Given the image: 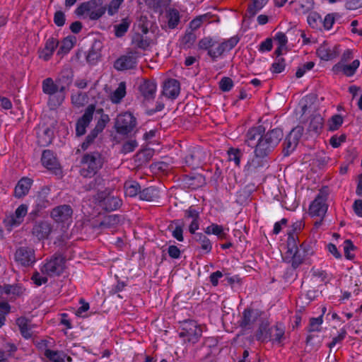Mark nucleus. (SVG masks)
Here are the masks:
<instances>
[{
	"mask_svg": "<svg viewBox=\"0 0 362 362\" xmlns=\"http://www.w3.org/2000/svg\"><path fill=\"white\" fill-rule=\"evenodd\" d=\"M240 38L233 36L228 40L218 42L214 38L208 36L201 39L198 42V48L200 50L207 52V55L212 62H216L218 57H221L224 53L230 52L238 43Z\"/></svg>",
	"mask_w": 362,
	"mask_h": 362,
	"instance_id": "nucleus-1",
	"label": "nucleus"
},
{
	"mask_svg": "<svg viewBox=\"0 0 362 362\" xmlns=\"http://www.w3.org/2000/svg\"><path fill=\"white\" fill-rule=\"evenodd\" d=\"M284 136L281 129L275 128L269 130L259 137L255 148V154L257 158L267 156L279 144Z\"/></svg>",
	"mask_w": 362,
	"mask_h": 362,
	"instance_id": "nucleus-2",
	"label": "nucleus"
},
{
	"mask_svg": "<svg viewBox=\"0 0 362 362\" xmlns=\"http://www.w3.org/2000/svg\"><path fill=\"white\" fill-rule=\"evenodd\" d=\"M42 91L49 95L48 105L53 107L59 106L66 98L67 87L61 84V80L56 82L52 78H47L42 81Z\"/></svg>",
	"mask_w": 362,
	"mask_h": 362,
	"instance_id": "nucleus-3",
	"label": "nucleus"
},
{
	"mask_svg": "<svg viewBox=\"0 0 362 362\" xmlns=\"http://www.w3.org/2000/svg\"><path fill=\"white\" fill-rule=\"evenodd\" d=\"M285 327L281 323L270 327L268 322H262L255 333V338L261 342L272 341L281 344L284 339Z\"/></svg>",
	"mask_w": 362,
	"mask_h": 362,
	"instance_id": "nucleus-4",
	"label": "nucleus"
},
{
	"mask_svg": "<svg viewBox=\"0 0 362 362\" xmlns=\"http://www.w3.org/2000/svg\"><path fill=\"white\" fill-rule=\"evenodd\" d=\"M104 159L98 151L85 153L81 160L80 174L84 177L94 175L103 165Z\"/></svg>",
	"mask_w": 362,
	"mask_h": 362,
	"instance_id": "nucleus-5",
	"label": "nucleus"
},
{
	"mask_svg": "<svg viewBox=\"0 0 362 362\" xmlns=\"http://www.w3.org/2000/svg\"><path fill=\"white\" fill-rule=\"evenodd\" d=\"M107 10V5L104 4L103 0H90L81 3L76 9L75 13L80 16H86L93 21L101 18Z\"/></svg>",
	"mask_w": 362,
	"mask_h": 362,
	"instance_id": "nucleus-6",
	"label": "nucleus"
},
{
	"mask_svg": "<svg viewBox=\"0 0 362 362\" xmlns=\"http://www.w3.org/2000/svg\"><path fill=\"white\" fill-rule=\"evenodd\" d=\"M296 238L297 237L294 236L293 233H288L287 251L285 255V259L291 263L293 269L298 268L307 257L303 251L298 247Z\"/></svg>",
	"mask_w": 362,
	"mask_h": 362,
	"instance_id": "nucleus-7",
	"label": "nucleus"
},
{
	"mask_svg": "<svg viewBox=\"0 0 362 362\" xmlns=\"http://www.w3.org/2000/svg\"><path fill=\"white\" fill-rule=\"evenodd\" d=\"M203 329L200 325L192 320L181 322L179 337L192 344L198 342L202 335Z\"/></svg>",
	"mask_w": 362,
	"mask_h": 362,
	"instance_id": "nucleus-8",
	"label": "nucleus"
},
{
	"mask_svg": "<svg viewBox=\"0 0 362 362\" xmlns=\"http://www.w3.org/2000/svg\"><path fill=\"white\" fill-rule=\"evenodd\" d=\"M95 112L96 115H100V118L98 119L95 127L90 131L81 144V147L83 151H86L89 147L98 134L103 131L110 121L109 115L104 113L103 108L95 109Z\"/></svg>",
	"mask_w": 362,
	"mask_h": 362,
	"instance_id": "nucleus-9",
	"label": "nucleus"
},
{
	"mask_svg": "<svg viewBox=\"0 0 362 362\" xmlns=\"http://www.w3.org/2000/svg\"><path fill=\"white\" fill-rule=\"evenodd\" d=\"M137 125V119L130 112L119 114L115 122L116 132L121 135L132 133Z\"/></svg>",
	"mask_w": 362,
	"mask_h": 362,
	"instance_id": "nucleus-10",
	"label": "nucleus"
},
{
	"mask_svg": "<svg viewBox=\"0 0 362 362\" xmlns=\"http://www.w3.org/2000/svg\"><path fill=\"white\" fill-rule=\"evenodd\" d=\"M329 194V189L327 187L322 188L317 194L315 199L310 205L309 212L312 216L323 217L327 211V205L326 201Z\"/></svg>",
	"mask_w": 362,
	"mask_h": 362,
	"instance_id": "nucleus-11",
	"label": "nucleus"
},
{
	"mask_svg": "<svg viewBox=\"0 0 362 362\" xmlns=\"http://www.w3.org/2000/svg\"><path fill=\"white\" fill-rule=\"evenodd\" d=\"M14 259L22 267H31L36 262L35 250L30 246H21L16 249L14 253Z\"/></svg>",
	"mask_w": 362,
	"mask_h": 362,
	"instance_id": "nucleus-12",
	"label": "nucleus"
},
{
	"mask_svg": "<svg viewBox=\"0 0 362 362\" xmlns=\"http://www.w3.org/2000/svg\"><path fill=\"white\" fill-rule=\"evenodd\" d=\"M303 133V127L297 126L286 136L283 143L282 153L284 156H288L296 149Z\"/></svg>",
	"mask_w": 362,
	"mask_h": 362,
	"instance_id": "nucleus-13",
	"label": "nucleus"
},
{
	"mask_svg": "<svg viewBox=\"0 0 362 362\" xmlns=\"http://www.w3.org/2000/svg\"><path fill=\"white\" fill-rule=\"evenodd\" d=\"M73 212L70 205L62 204L52 209L50 216L56 223H69L72 221Z\"/></svg>",
	"mask_w": 362,
	"mask_h": 362,
	"instance_id": "nucleus-14",
	"label": "nucleus"
},
{
	"mask_svg": "<svg viewBox=\"0 0 362 362\" xmlns=\"http://www.w3.org/2000/svg\"><path fill=\"white\" fill-rule=\"evenodd\" d=\"M95 110V105L90 104L86 108L83 115L78 119L76 123V136L79 137L86 134V128L89 126L93 119Z\"/></svg>",
	"mask_w": 362,
	"mask_h": 362,
	"instance_id": "nucleus-15",
	"label": "nucleus"
},
{
	"mask_svg": "<svg viewBox=\"0 0 362 362\" xmlns=\"http://www.w3.org/2000/svg\"><path fill=\"white\" fill-rule=\"evenodd\" d=\"M206 153L200 148L189 149L185 157V164L192 169L199 168L205 161Z\"/></svg>",
	"mask_w": 362,
	"mask_h": 362,
	"instance_id": "nucleus-16",
	"label": "nucleus"
},
{
	"mask_svg": "<svg viewBox=\"0 0 362 362\" xmlns=\"http://www.w3.org/2000/svg\"><path fill=\"white\" fill-rule=\"evenodd\" d=\"M136 52H129L122 55L114 63V67L118 71L134 69L137 64Z\"/></svg>",
	"mask_w": 362,
	"mask_h": 362,
	"instance_id": "nucleus-17",
	"label": "nucleus"
},
{
	"mask_svg": "<svg viewBox=\"0 0 362 362\" xmlns=\"http://www.w3.org/2000/svg\"><path fill=\"white\" fill-rule=\"evenodd\" d=\"M97 199L100 206L107 211L117 210L122 204V202L119 197L106 195L105 192L98 193Z\"/></svg>",
	"mask_w": 362,
	"mask_h": 362,
	"instance_id": "nucleus-18",
	"label": "nucleus"
},
{
	"mask_svg": "<svg viewBox=\"0 0 362 362\" xmlns=\"http://www.w3.org/2000/svg\"><path fill=\"white\" fill-rule=\"evenodd\" d=\"M259 317V312L252 308H247L243 313L241 319L239 320V326L243 330L251 329Z\"/></svg>",
	"mask_w": 362,
	"mask_h": 362,
	"instance_id": "nucleus-19",
	"label": "nucleus"
},
{
	"mask_svg": "<svg viewBox=\"0 0 362 362\" xmlns=\"http://www.w3.org/2000/svg\"><path fill=\"white\" fill-rule=\"evenodd\" d=\"M64 270V259L62 257H54L42 267V272L50 276H59Z\"/></svg>",
	"mask_w": 362,
	"mask_h": 362,
	"instance_id": "nucleus-20",
	"label": "nucleus"
},
{
	"mask_svg": "<svg viewBox=\"0 0 362 362\" xmlns=\"http://www.w3.org/2000/svg\"><path fill=\"white\" fill-rule=\"evenodd\" d=\"M52 231V225L47 221H40L35 223L33 228V234L38 240L47 239Z\"/></svg>",
	"mask_w": 362,
	"mask_h": 362,
	"instance_id": "nucleus-21",
	"label": "nucleus"
},
{
	"mask_svg": "<svg viewBox=\"0 0 362 362\" xmlns=\"http://www.w3.org/2000/svg\"><path fill=\"white\" fill-rule=\"evenodd\" d=\"M183 181L187 187L192 190L197 189L206 184L205 177L199 173L186 175Z\"/></svg>",
	"mask_w": 362,
	"mask_h": 362,
	"instance_id": "nucleus-22",
	"label": "nucleus"
},
{
	"mask_svg": "<svg viewBox=\"0 0 362 362\" xmlns=\"http://www.w3.org/2000/svg\"><path fill=\"white\" fill-rule=\"evenodd\" d=\"M180 90L179 81L174 78H170L164 83L163 95L168 98L175 99L178 96Z\"/></svg>",
	"mask_w": 362,
	"mask_h": 362,
	"instance_id": "nucleus-23",
	"label": "nucleus"
},
{
	"mask_svg": "<svg viewBox=\"0 0 362 362\" xmlns=\"http://www.w3.org/2000/svg\"><path fill=\"white\" fill-rule=\"evenodd\" d=\"M58 45L59 41L56 38H49L45 42V47L39 50V57L46 62L49 60Z\"/></svg>",
	"mask_w": 362,
	"mask_h": 362,
	"instance_id": "nucleus-24",
	"label": "nucleus"
},
{
	"mask_svg": "<svg viewBox=\"0 0 362 362\" xmlns=\"http://www.w3.org/2000/svg\"><path fill=\"white\" fill-rule=\"evenodd\" d=\"M33 184V180L24 177L17 183L14 189L15 197L20 199L25 197L28 192Z\"/></svg>",
	"mask_w": 362,
	"mask_h": 362,
	"instance_id": "nucleus-25",
	"label": "nucleus"
},
{
	"mask_svg": "<svg viewBox=\"0 0 362 362\" xmlns=\"http://www.w3.org/2000/svg\"><path fill=\"white\" fill-rule=\"evenodd\" d=\"M139 89L145 100L153 99L156 92V83L153 81L145 80L140 84Z\"/></svg>",
	"mask_w": 362,
	"mask_h": 362,
	"instance_id": "nucleus-26",
	"label": "nucleus"
},
{
	"mask_svg": "<svg viewBox=\"0 0 362 362\" xmlns=\"http://www.w3.org/2000/svg\"><path fill=\"white\" fill-rule=\"evenodd\" d=\"M265 129L262 125L250 128L246 134L245 142L249 146L255 147L257 144L256 141L259 140V137L262 136Z\"/></svg>",
	"mask_w": 362,
	"mask_h": 362,
	"instance_id": "nucleus-27",
	"label": "nucleus"
},
{
	"mask_svg": "<svg viewBox=\"0 0 362 362\" xmlns=\"http://www.w3.org/2000/svg\"><path fill=\"white\" fill-rule=\"evenodd\" d=\"M337 49V46H334L333 49H332L327 43L324 42L317 48V54L321 59L329 61L335 58L338 55Z\"/></svg>",
	"mask_w": 362,
	"mask_h": 362,
	"instance_id": "nucleus-28",
	"label": "nucleus"
},
{
	"mask_svg": "<svg viewBox=\"0 0 362 362\" xmlns=\"http://www.w3.org/2000/svg\"><path fill=\"white\" fill-rule=\"evenodd\" d=\"M49 205V202L47 198L46 192H40L36 197L35 204L33 210L31 211L30 215L33 218H35L38 216L39 212L47 208Z\"/></svg>",
	"mask_w": 362,
	"mask_h": 362,
	"instance_id": "nucleus-29",
	"label": "nucleus"
},
{
	"mask_svg": "<svg viewBox=\"0 0 362 362\" xmlns=\"http://www.w3.org/2000/svg\"><path fill=\"white\" fill-rule=\"evenodd\" d=\"M28 213V206L26 204H21L15 211V213L11 216L9 221L12 226H18L21 224L24 220V217Z\"/></svg>",
	"mask_w": 362,
	"mask_h": 362,
	"instance_id": "nucleus-30",
	"label": "nucleus"
},
{
	"mask_svg": "<svg viewBox=\"0 0 362 362\" xmlns=\"http://www.w3.org/2000/svg\"><path fill=\"white\" fill-rule=\"evenodd\" d=\"M160 198V192L156 187L151 186L141 190L139 199L147 202H155Z\"/></svg>",
	"mask_w": 362,
	"mask_h": 362,
	"instance_id": "nucleus-31",
	"label": "nucleus"
},
{
	"mask_svg": "<svg viewBox=\"0 0 362 362\" xmlns=\"http://www.w3.org/2000/svg\"><path fill=\"white\" fill-rule=\"evenodd\" d=\"M41 161L42 165L49 170L56 169L59 165L57 158L50 150L43 151Z\"/></svg>",
	"mask_w": 362,
	"mask_h": 362,
	"instance_id": "nucleus-32",
	"label": "nucleus"
},
{
	"mask_svg": "<svg viewBox=\"0 0 362 362\" xmlns=\"http://www.w3.org/2000/svg\"><path fill=\"white\" fill-rule=\"evenodd\" d=\"M44 356L51 362H65L66 358L68 361H71V358L62 351L45 349Z\"/></svg>",
	"mask_w": 362,
	"mask_h": 362,
	"instance_id": "nucleus-33",
	"label": "nucleus"
},
{
	"mask_svg": "<svg viewBox=\"0 0 362 362\" xmlns=\"http://www.w3.org/2000/svg\"><path fill=\"white\" fill-rule=\"evenodd\" d=\"M100 42L95 41L86 55V61L89 64L93 65L97 63L101 57Z\"/></svg>",
	"mask_w": 362,
	"mask_h": 362,
	"instance_id": "nucleus-34",
	"label": "nucleus"
},
{
	"mask_svg": "<svg viewBox=\"0 0 362 362\" xmlns=\"http://www.w3.org/2000/svg\"><path fill=\"white\" fill-rule=\"evenodd\" d=\"M193 238L199 245L200 248L205 251L206 253H209L211 251L212 244L205 234L202 233H197L194 234Z\"/></svg>",
	"mask_w": 362,
	"mask_h": 362,
	"instance_id": "nucleus-35",
	"label": "nucleus"
},
{
	"mask_svg": "<svg viewBox=\"0 0 362 362\" xmlns=\"http://www.w3.org/2000/svg\"><path fill=\"white\" fill-rule=\"evenodd\" d=\"M125 195L129 197L139 196L141 192V186L139 183L135 180H127L124 185Z\"/></svg>",
	"mask_w": 362,
	"mask_h": 362,
	"instance_id": "nucleus-36",
	"label": "nucleus"
},
{
	"mask_svg": "<svg viewBox=\"0 0 362 362\" xmlns=\"http://www.w3.org/2000/svg\"><path fill=\"white\" fill-rule=\"evenodd\" d=\"M53 136V131L50 128L47 127L42 132L38 133L37 143L41 146H47L52 143Z\"/></svg>",
	"mask_w": 362,
	"mask_h": 362,
	"instance_id": "nucleus-37",
	"label": "nucleus"
},
{
	"mask_svg": "<svg viewBox=\"0 0 362 362\" xmlns=\"http://www.w3.org/2000/svg\"><path fill=\"white\" fill-rule=\"evenodd\" d=\"M132 42L136 47L146 50L150 46L151 40L140 33H136L132 37Z\"/></svg>",
	"mask_w": 362,
	"mask_h": 362,
	"instance_id": "nucleus-38",
	"label": "nucleus"
},
{
	"mask_svg": "<svg viewBox=\"0 0 362 362\" xmlns=\"http://www.w3.org/2000/svg\"><path fill=\"white\" fill-rule=\"evenodd\" d=\"M28 320L25 317H20L16 320V325L20 329L21 334L25 339H29L32 337V332L28 327Z\"/></svg>",
	"mask_w": 362,
	"mask_h": 362,
	"instance_id": "nucleus-39",
	"label": "nucleus"
},
{
	"mask_svg": "<svg viewBox=\"0 0 362 362\" xmlns=\"http://www.w3.org/2000/svg\"><path fill=\"white\" fill-rule=\"evenodd\" d=\"M166 16L169 28H175L180 21V15L179 11L175 8H170L167 11Z\"/></svg>",
	"mask_w": 362,
	"mask_h": 362,
	"instance_id": "nucleus-40",
	"label": "nucleus"
},
{
	"mask_svg": "<svg viewBox=\"0 0 362 362\" xmlns=\"http://www.w3.org/2000/svg\"><path fill=\"white\" fill-rule=\"evenodd\" d=\"M205 233L216 235L221 240H226L228 238V235L224 232L223 226L216 223H212L206 227Z\"/></svg>",
	"mask_w": 362,
	"mask_h": 362,
	"instance_id": "nucleus-41",
	"label": "nucleus"
},
{
	"mask_svg": "<svg viewBox=\"0 0 362 362\" xmlns=\"http://www.w3.org/2000/svg\"><path fill=\"white\" fill-rule=\"evenodd\" d=\"M131 21L128 18H123L119 24L114 25L115 35L117 37H123L127 32Z\"/></svg>",
	"mask_w": 362,
	"mask_h": 362,
	"instance_id": "nucleus-42",
	"label": "nucleus"
},
{
	"mask_svg": "<svg viewBox=\"0 0 362 362\" xmlns=\"http://www.w3.org/2000/svg\"><path fill=\"white\" fill-rule=\"evenodd\" d=\"M126 95V84L124 82H121L117 89L112 93L110 96L111 101L117 104L121 102L122 98Z\"/></svg>",
	"mask_w": 362,
	"mask_h": 362,
	"instance_id": "nucleus-43",
	"label": "nucleus"
},
{
	"mask_svg": "<svg viewBox=\"0 0 362 362\" xmlns=\"http://www.w3.org/2000/svg\"><path fill=\"white\" fill-rule=\"evenodd\" d=\"M76 42V37L69 36L65 37L59 47V49L57 52V54H67L74 47Z\"/></svg>",
	"mask_w": 362,
	"mask_h": 362,
	"instance_id": "nucleus-44",
	"label": "nucleus"
},
{
	"mask_svg": "<svg viewBox=\"0 0 362 362\" xmlns=\"http://www.w3.org/2000/svg\"><path fill=\"white\" fill-rule=\"evenodd\" d=\"M323 125V118L320 115L313 116L308 125V131L317 134L322 129Z\"/></svg>",
	"mask_w": 362,
	"mask_h": 362,
	"instance_id": "nucleus-45",
	"label": "nucleus"
},
{
	"mask_svg": "<svg viewBox=\"0 0 362 362\" xmlns=\"http://www.w3.org/2000/svg\"><path fill=\"white\" fill-rule=\"evenodd\" d=\"M265 4L266 0H252V3L249 5L247 10L248 17H254L257 13L263 8Z\"/></svg>",
	"mask_w": 362,
	"mask_h": 362,
	"instance_id": "nucleus-46",
	"label": "nucleus"
},
{
	"mask_svg": "<svg viewBox=\"0 0 362 362\" xmlns=\"http://www.w3.org/2000/svg\"><path fill=\"white\" fill-rule=\"evenodd\" d=\"M0 289L2 293L8 295L19 296L23 293L22 288L17 284H4Z\"/></svg>",
	"mask_w": 362,
	"mask_h": 362,
	"instance_id": "nucleus-47",
	"label": "nucleus"
},
{
	"mask_svg": "<svg viewBox=\"0 0 362 362\" xmlns=\"http://www.w3.org/2000/svg\"><path fill=\"white\" fill-rule=\"evenodd\" d=\"M360 65L358 59L354 60L350 64H344L342 67V72L346 76H352L356 73V69Z\"/></svg>",
	"mask_w": 362,
	"mask_h": 362,
	"instance_id": "nucleus-48",
	"label": "nucleus"
},
{
	"mask_svg": "<svg viewBox=\"0 0 362 362\" xmlns=\"http://www.w3.org/2000/svg\"><path fill=\"white\" fill-rule=\"evenodd\" d=\"M298 11L301 13H307L314 7L313 0H298Z\"/></svg>",
	"mask_w": 362,
	"mask_h": 362,
	"instance_id": "nucleus-49",
	"label": "nucleus"
},
{
	"mask_svg": "<svg viewBox=\"0 0 362 362\" xmlns=\"http://www.w3.org/2000/svg\"><path fill=\"white\" fill-rule=\"evenodd\" d=\"M228 160L233 161L237 166L240 165V158L243 156V153L238 148H230L228 151Z\"/></svg>",
	"mask_w": 362,
	"mask_h": 362,
	"instance_id": "nucleus-50",
	"label": "nucleus"
},
{
	"mask_svg": "<svg viewBox=\"0 0 362 362\" xmlns=\"http://www.w3.org/2000/svg\"><path fill=\"white\" fill-rule=\"evenodd\" d=\"M343 123V117L340 115H333L329 121V130H337Z\"/></svg>",
	"mask_w": 362,
	"mask_h": 362,
	"instance_id": "nucleus-51",
	"label": "nucleus"
},
{
	"mask_svg": "<svg viewBox=\"0 0 362 362\" xmlns=\"http://www.w3.org/2000/svg\"><path fill=\"white\" fill-rule=\"evenodd\" d=\"M87 100V95L83 93H78L71 95V103L79 107L83 106Z\"/></svg>",
	"mask_w": 362,
	"mask_h": 362,
	"instance_id": "nucleus-52",
	"label": "nucleus"
},
{
	"mask_svg": "<svg viewBox=\"0 0 362 362\" xmlns=\"http://www.w3.org/2000/svg\"><path fill=\"white\" fill-rule=\"evenodd\" d=\"M322 322V315H320L318 317H312L310 320L308 332H312L320 331V327Z\"/></svg>",
	"mask_w": 362,
	"mask_h": 362,
	"instance_id": "nucleus-53",
	"label": "nucleus"
},
{
	"mask_svg": "<svg viewBox=\"0 0 362 362\" xmlns=\"http://www.w3.org/2000/svg\"><path fill=\"white\" fill-rule=\"evenodd\" d=\"M138 146V143L136 140L130 139L125 141L121 149V153L123 154H127L128 153L132 152L134 149Z\"/></svg>",
	"mask_w": 362,
	"mask_h": 362,
	"instance_id": "nucleus-54",
	"label": "nucleus"
},
{
	"mask_svg": "<svg viewBox=\"0 0 362 362\" xmlns=\"http://www.w3.org/2000/svg\"><path fill=\"white\" fill-rule=\"evenodd\" d=\"M286 66L285 59L284 58H278L276 61L272 64V67L270 70L273 73L279 74L281 73Z\"/></svg>",
	"mask_w": 362,
	"mask_h": 362,
	"instance_id": "nucleus-55",
	"label": "nucleus"
},
{
	"mask_svg": "<svg viewBox=\"0 0 362 362\" xmlns=\"http://www.w3.org/2000/svg\"><path fill=\"white\" fill-rule=\"evenodd\" d=\"M196 35L194 31H186L185 35L182 37V42L187 47H190L196 40Z\"/></svg>",
	"mask_w": 362,
	"mask_h": 362,
	"instance_id": "nucleus-56",
	"label": "nucleus"
},
{
	"mask_svg": "<svg viewBox=\"0 0 362 362\" xmlns=\"http://www.w3.org/2000/svg\"><path fill=\"white\" fill-rule=\"evenodd\" d=\"M233 87V81L229 77H223L219 81V88L223 92H228Z\"/></svg>",
	"mask_w": 362,
	"mask_h": 362,
	"instance_id": "nucleus-57",
	"label": "nucleus"
},
{
	"mask_svg": "<svg viewBox=\"0 0 362 362\" xmlns=\"http://www.w3.org/2000/svg\"><path fill=\"white\" fill-rule=\"evenodd\" d=\"M124 0H112L107 6V13L109 16H113L117 13L118 9Z\"/></svg>",
	"mask_w": 362,
	"mask_h": 362,
	"instance_id": "nucleus-58",
	"label": "nucleus"
},
{
	"mask_svg": "<svg viewBox=\"0 0 362 362\" xmlns=\"http://www.w3.org/2000/svg\"><path fill=\"white\" fill-rule=\"evenodd\" d=\"M314 66L315 63L313 62H308L305 64H303L298 68L296 72V76L298 78L302 77L306 73V71L311 70Z\"/></svg>",
	"mask_w": 362,
	"mask_h": 362,
	"instance_id": "nucleus-59",
	"label": "nucleus"
},
{
	"mask_svg": "<svg viewBox=\"0 0 362 362\" xmlns=\"http://www.w3.org/2000/svg\"><path fill=\"white\" fill-rule=\"evenodd\" d=\"M355 249V246L354 245L352 241L351 240H346L344 241V255L346 259H352L354 257V255L351 254V251Z\"/></svg>",
	"mask_w": 362,
	"mask_h": 362,
	"instance_id": "nucleus-60",
	"label": "nucleus"
},
{
	"mask_svg": "<svg viewBox=\"0 0 362 362\" xmlns=\"http://www.w3.org/2000/svg\"><path fill=\"white\" fill-rule=\"evenodd\" d=\"M103 179L101 177H97L91 180L88 184H86L83 186V188L86 191H90L92 189H98L99 185H102Z\"/></svg>",
	"mask_w": 362,
	"mask_h": 362,
	"instance_id": "nucleus-61",
	"label": "nucleus"
},
{
	"mask_svg": "<svg viewBox=\"0 0 362 362\" xmlns=\"http://www.w3.org/2000/svg\"><path fill=\"white\" fill-rule=\"evenodd\" d=\"M119 221V216L118 215H110L105 218L100 223V226H110L117 224Z\"/></svg>",
	"mask_w": 362,
	"mask_h": 362,
	"instance_id": "nucleus-62",
	"label": "nucleus"
},
{
	"mask_svg": "<svg viewBox=\"0 0 362 362\" xmlns=\"http://www.w3.org/2000/svg\"><path fill=\"white\" fill-rule=\"evenodd\" d=\"M185 217L186 218H192V221L199 219V212L193 206H190L185 211Z\"/></svg>",
	"mask_w": 362,
	"mask_h": 362,
	"instance_id": "nucleus-63",
	"label": "nucleus"
},
{
	"mask_svg": "<svg viewBox=\"0 0 362 362\" xmlns=\"http://www.w3.org/2000/svg\"><path fill=\"white\" fill-rule=\"evenodd\" d=\"M346 8L349 10H356L362 7V0H345Z\"/></svg>",
	"mask_w": 362,
	"mask_h": 362,
	"instance_id": "nucleus-64",
	"label": "nucleus"
}]
</instances>
